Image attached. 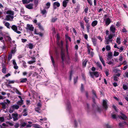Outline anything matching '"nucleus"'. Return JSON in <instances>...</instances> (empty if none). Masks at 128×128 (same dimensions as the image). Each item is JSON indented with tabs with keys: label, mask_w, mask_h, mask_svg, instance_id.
Segmentation results:
<instances>
[{
	"label": "nucleus",
	"mask_w": 128,
	"mask_h": 128,
	"mask_svg": "<svg viewBox=\"0 0 128 128\" xmlns=\"http://www.w3.org/2000/svg\"><path fill=\"white\" fill-rule=\"evenodd\" d=\"M90 73L91 76L93 78L95 76L96 77H98L99 76V72H90Z\"/></svg>",
	"instance_id": "obj_1"
},
{
	"label": "nucleus",
	"mask_w": 128,
	"mask_h": 128,
	"mask_svg": "<svg viewBox=\"0 0 128 128\" xmlns=\"http://www.w3.org/2000/svg\"><path fill=\"white\" fill-rule=\"evenodd\" d=\"M14 17L13 16H11L10 15H8L6 16L5 20L6 21H12L14 18Z\"/></svg>",
	"instance_id": "obj_2"
},
{
	"label": "nucleus",
	"mask_w": 128,
	"mask_h": 128,
	"mask_svg": "<svg viewBox=\"0 0 128 128\" xmlns=\"http://www.w3.org/2000/svg\"><path fill=\"white\" fill-rule=\"evenodd\" d=\"M102 106L104 109L106 110H107L108 108L107 102L106 100H103L102 103Z\"/></svg>",
	"instance_id": "obj_3"
},
{
	"label": "nucleus",
	"mask_w": 128,
	"mask_h": 128,
	"mask_svg": "<svg viewBox=\"0 0 128 128\" xmlns=\"http://www.w3.org/2000/svg\"><path fill=\"white\" fill-rule=\"evenodd\" d=\"M60 55L61 56V59H62V61L61 62L62 63H63L64 64V58H65V55L64 53L62 51Z\"/></svg>",
	"instance_id": "obj_4"
},
{
	"label": "nucleus",
	"mask_w": 128,
	"mask_h": 128,
	"mask_svg": "<svg viewBox=\"0 0 128 128\" xmlns=\"http://www.w3.org/2000/svg\"><path fill=\"white\" fill-rule=\"evenodd\" d=\"M121 116H119L118 117L120 119H122L123 120H126L127 118V116L124 114L122 112H120Z\"/></svg>",
	"instance_id": "obj_5"
},
{
	"label": "nucleus",
	"mask_w": 128,
	"mask_h": 128,
	"mask_svg": "<svg viewBox=\"0 0 128 128\" xmlns=\"http://www.w3.org/2000/svg\"><path fill=\"white\" fill-rule=\"evenodd\" d=\"M116 28L115 26L112 25L110 27V31L112 33H114L115 32Z\"/></svg>",
	"instance_id": "obj_6"
},
{
	"label": "nucleus",
	"mask_w": 128,
	"mask_h": 128,
	"mask_svg": "<svg viewBox=\"0 0 128 128\" xmlns=\"http://www.w3.org/2000/svg\"><path fill=\"white\" fill-rule=\"evenodd\" d=\"M12 118H13V120L14 121H16L18 120L17 117L18 116V114L16 113H13L12 114Z\"/></svg>",
	"instance_id": "obj_7"
},
{
	"label": "nucleus",
	"mask_w": 128,
	"mask_h": 128,
	"mask_svg": "<svg viewBox=\"0 0 128 128\" xmlns=\"http://www.w3.org/2000/svg\"><path fill=\"white\" fill-rule=\"evenodd\" d=\"M34 4L32 3H30L25 6V7L28 9L30 10L32 9L33 8Z\"/></svg>",
	"instance_id": "obj_8"
},
{
	"label": "nucleus",
	"mask_w": 128,
	"mask_h": 128,
	"mask_svg": "<svg viewBox=\"0 0 128 128\" xmlns=\"http://www.w3.org/2000/svg\"><path fill=\"white\" fill-rule=\"evenodd\" d=\"M53 6L54 9H55L56 8V6L57 7H58L60 6V4L58 2H54L53 3Z\"/></svg>",
	"instance_id": "obj_9"
},
{
	"label": "nucleus",
	"mask_w": 128,
	"mask_h": 128,
	"mask_svg": "<svg viewBox=\"0 0 128 128\" xmlns=\"http://www.w3.org/2000/svg\"><path fill=\"white\" fill-rule=\"evenodd\" d=\"M104 20H106L105 24L107 26H108L111 22V20L109 18H107L106 20L104 19Z\"/></svg>",
	"instance_id": "obj_10"
},
{
	"label": "nucleus",
	"mask_w": 128,
	"mask_h": 128,
	"mask_svg": "<svg viewBox=\"0 0 128 128\" xmlns=\"http://www.w3.org/2000/svg\"><path fill=\"white\" fill-rule=\"evenodd\" d=\"M27 29L29 30H30L32 31H33L34 28L33 27L32 25H30L29 24H28L27 25Z\"/></svg>",
	"instance_id": "obj_11"
},
{
	"label": "nucleus",
	"mask_w": 128,
	"mask_h": 128,
	"mask_svg": "<svg viewBox=\"0 0 128 128\" xmlns=\"http://www.w3.org/2000/svg\"><path fill=\"white\" fill-rule=\"evenodd\" d=\"M65 61L67 64H69L70 62V59L68 56H67L66 58H64Z\"/></svg>",
	"instance_id": "obj_12"
},
{
	"label": "nucleus",
	"mask_w": 128,
	"mask_h": 128,
	"mask_svg": "<svg viewBox=\"0 0 128 128\" xmlns=\"http://www.w3.org/2000/svg\"><path fill=\"white\" fill-rule=\"evenodd\" d=\"M67 108L68 110H70L71 108L70 104L68 100H67L66 104Z\"/></svg>",
	"instance_id": "obj_13"
},
{
	"label": "nucleus",
	"mask_w": 128,
	"mask_h": 128,
	"mask_svg": "<svg viewBox=\"0 0 128 128\" xmlns=\"http://www.w3.org/2000/svg\"><path fill=\"white\" fill-rule=\"evenodd\" d=\"M6 14L10 15L11 16H13L14 14V12L13 11L11 10H8L6 12Z\"/></svg>",
	"instance_id": "obj_14"
},
{
	"label": "nucleus",
	"mask_w": 128,
	"mask_h": 128,
	"mask_svg": "<svg viewBox=\"0 0 128 128\" xmlns=\"http://www.w3.org/2000/svg\"><path fill=\"white\" fill-rule=\"evenodd\" d=\"M98 23V21L97 20L93 21L91 25L92 27H94L96 26Z\"/></svg>",
	"instance_id": "obj_15"
},
{
	"label": "nucleus",
	"mask_w": 128,
	"mask_h": 128,
	"mask_svg": "<svg viewBox=\"0 0 128 128\" xmlns=\"http://www.w3.org/2000/svg\"><path fill=\"white\" fill-rule=\"evenodd\" d=\"M11 108L14 110L15 109L18 110L19 108V106L17 105H14L11 106Z\"/></svg>",
	"instance_id": "obj_16"
},
{
	"label": "nucleus",
	"mask_w": 128,
	"mask_h": 128,
	"mask_svg": "<svg viewBox=\"0 0 128 128\" xmlns=\"http://www.w3.org/2000/svg\"><path fill=\"white\" fill-rule=\"evenodd\" d=\"M97 40L95 38H93L92 39V41L94 45L96 46V44Z\"/></svg>",
	"instance_id": "obj_17"
},
{
	"label": "nucleus",
	"mask_w": 128,
	"mask_h": 128,
	"mask_svg": "<svg viewBox=\"0 0 128 128\" xmlns=\"http://www.w3.org/2000/svg\"><path fill=\"white\" fill-rule=\"evenodd\" d=\"M80 24L81 28L82 29V30L84 31V22H80Z\"/></svg>",
	"instance_id": "obj_18"
},
{
	"label": "nucleus",
	"mask_w": 128,
	"mask_h": 128,
	"mask_svg": "<svg viewBox=\"0 0 128 128\" xmlns=\"http://www.w3.org/2000/svg\"><path fill=\"white\" fill-rule=\"evenodd\" d=\"M32 59L33 60L32 61H30L28 62V63L30 64H31L32 63L35 62H36L35 58L34 57L32 58Z\"/></svg>",
	"instance_id": "obj_19"
},
{
	"label": "nucleus",
	"mask_w": 128,
	"mask_h": 128,
	"mask_svg": "<svg viewBox=\"0 0 128 128\" xmlns=\"http://www.w3.org/2000/svg\"><path fill=\"white\" fill-rule=\"evenodd\" d=\"M112 53L111 52H109L108 54V55L107 56V59L108 60H109L110 59H111L112 58Z\"/></svg>",
	"instance_id": "obj_20"
},
{
	"label": "nucleus",
	"mask_w": 128,
	"mask_h": 128,
	"mask_svg": "<svg viewBox=\"0 0 128 128\" xmlns=\"http://www.w3.org/2000/svg\"><path fill=\"white\" fill-rule=\"evenodd\" d=\"M99 58L100 60L102 63L103 65L104 66H106V65L104 63V61L103 59L102 58L101 56H99Z\"/></svg>",
	"instance_id": "obj_21"
},
{
	"label": "nucleus",
	"mask_w": 128,
	"mask_h": 128,
	"mask_svg": "<svg viewBox=\"0 0 128 128\" xmlns=\"http://www.w3.org/2000/svg\"><path fill=\"white\" fill-rule=\"evenodd\" d=\"M11 28L15 32L16 31H17L18 30L17 27L15 25H13L12 26Z\"/></svg>",
	"instance_id": "obj_22"
},
{
	"label": "nucleus",
	"mask_w": 128,
	"mask_h": 128,
	"mask_svg": "<svg viewBox=\"0 0 128 128\" xmlns=\"http://www.w3.org/2000/svg\"><path fill=\"white\" fill-rule=\"evenodd\" d=\"M27 81V79L26 78H24L21 79L20 80V83H23L24 82H26Z\"/></svg>",
	"instance_id": "obj_23"
},
{
	"label": "nucleus",
	"mask_w": 128,
	"mask_h": 128,
	"mask_svg": "<svg viewBox=\"0 0 128 128\" xmlns=\"http://www.w3.org/2000/svg\"><path fill=\"white\" fill-rule=\"evenodd\" d=\"M116 42L118 44H120V36L117 38L116 40Z\"/></svg>",
	"instance_id": "obj_24"
},
{
	"label": "nucleus",
	"mask_w": 128,
	"mask_h": 128,
	"mask_svg": "<svg viewBox=\"0 0 128 128\" xmlns=\"http://www.w3.org/2000/svg\"><path fill=\"white\" fill-rule=\"evenodd\" d=\"M23 100L21 99V100H20V101H18L17 104L18 105L21 106L23 104Z\"/></svg>",
	"instance_id": "obj_25"
},
{
	"label": "nucleus",
	"mask_w": 128,
	"mask_h": 128,
	"mask_svg": "<svg viewBox=\"0 0 128 128\" xmlns=\"http://www.w3.org/2000/svg\"><path fill=\"white\" fill-rule=\"evenodd\" d=\"M37 25L39 28V29L41 30H43L44 29L42 27L41 25V23L40 22L36 24Z\"/></svg>",
	"instance_id": "obj_26"
},
{
	"label": "nucleus",
	"mask_w": 128,
	"mask_h": 128,
	"mask_svg": "<svg viewBox=\"0 0 128 128\" xmlns=\"http://www.w3.org/2000/svg\"><path fill=\"white\" fill-rule=\"evenodd\" d=\"M68 2H67L66 1L64 0L62 2V6L64 7L65 8L66 7Z\"/></svg>",
	"instance_id": "obj_27"
},
{
	"label": "nucleus",
	"mask_w": 128,
	"mask_h": 128,
	"mask_svg": "<svg viewBox=\"0 0 128 128\" xmlns=\"http://www.w3.org/2000/svg\"><path fill=\"white\" fill-rule=\"evenodd\" d=\"M41 13L42 15H44L45 14L47 13V12H46V10L45 9H43V10H41Z\"/></svg>",
	"instance_id": "obj_28"
},
{
	"label": "nucleus",
	"mask_w": 128,
	"mask_h": 128,
	"mask_svg": "<svg viewBox=\"0 0 128 128\" xmlns=\"http://www.w3.org/2000/svg\"><path fill=\"white\" fill-rule=\"evenodd\" d=\"M41 108L40 107H37L35 108V110L38 113H40V110Z\"/></svg>",
	"instance_id": "obj_29"
},
{
	"label": "nucleus",
	"mask_w": 128,
	"mask_h": 128,
	"mask_svg": "<svg viewBox=\"0 0 128 128\" xmlns=\"http://www.w3.org/2000/svg\"><path fill=\"white\" fill-rule=\"evenodd\" d=\"M28 45L29 48L30 49H32L33 48V45L32 44L30 43H29Z\"/></svg>",
	"instance_id": "obj_30"
},
{
	"label": "nucleus",
	"mask_w": 128,
	"mask_h": 128,
	"mask_svg": "<svg viewBox=\"0 0 128 128\" xmlns=\"http://www.w3.org/2000/svg\"><path fill=\"white\" fill-rule=\"evenodd\" d=\"M22 63L23 65L24 68H26L27 67V66L26 64V62L24 60H22Z\"/></svg>",
	"instance_id": "obj_31"
},
{
	"label": "nucleus",
	"mask_w": 128,
	"mask_h": 128,
	"mask_svg": "<svg viewBox=\"0 0 128 128\" xmlns=\"http://www.w3.org/2000/svg\"><path fill=\"white\" fill-rule=\"evenodd\" d=\"M22 2L23 4H28L30 3L29 1L27 0H22Z\"/></svg>",
	"instance_id": "obj_32"
},
{
	"label": "nucleus",
	"mask_w": 128,
	"mask_h": 128,
	"mask_svg": "<svg viewBox=\"0 0 128 128\" xmlns=\"http://www.w3.org/2000/svg\"><path fill=\"white\" fill-rule=\"evenodd\" d=\"M50 57H51V61L52 62V64H53V65L54 66L55 65V62H54V59L52 56H50Z\"/></svg>",
	"instance_id": "obj_33"
},
{
	"label": "nucleus",
	"mask_w": 128,
	"mask_h": 128,
	"mask_svg": "<svg viewBox=\"0 0 128 128\" xmlns=\"http://www.w3.org/2000/svg\"><path fill=\"white\" fill-rule=\"evenodd\" d=\"M80 5L79 4L77 5L76 6V8H75L77 12L80 9Z\"/></svg>",
	"instance_id": "obj_34"
},
{
	"label": "nucleus",
	"mask_w": 128,
	"mask_h": 128,
	"mask_svg": "<svg viewBox=\"0 0 128 128\" xmlns=\"http://www.w3.org/2000/svg\"><path fill=\"white\" fill-rule=\"evenodd\" d=\"M83 20L85 21V22L86 24L89 23L88 22L89 20L87 19L86 17H84Z\"/></svg>",
	"instance_id": "obj_35"
},
{
	"label": "nucleus",
	"mask_w": 128,
	"mask_h": 128,
	"mask_svg": "<svg viewBox=\"0 0 128 128\" xmlns=\"http://www.w3.org/2000/svg\"><path fill=\"white\" fill-rule=\"evenodd\" d=\"M113 77L114 78V80L115 81H118V78L117 77H116L114 75Z\"/></svg>",
	"instance_id": "obj_36"
},
{
	"label": "nucleus",
	"mask_w": 128,
	"mask_h": 128,
	"mask_svg": "<svg viewBox=\"0 0 128 128\" xmlns=\"http://www.w3.org/2000/svg\"><path fill=\"white\" fill-rule=\"evenodd\" d=\"M38 3V0H34V4L36 7L37 6Z\"/></svg>",
	"instance_id": "obj_37"
},
{
	"label": "nucleus",
	"mask_w": 128,
	"mask_h": 128,
	"mask_svg": "<svg viewBox=\"0 0 128 128\" xmlns=\"http://www.w3.org/2000/svg\"><path fill=\"white\" fill-rule=\"evenodd\" d=\"M4 25L6 26L7 27V28H10L9 27L10 24L8 22H6L5 23Z\"/></svg>",
	"instance_id": "obj_38"
},
{
	"label": "nucleus",
	"mask_w": 128,
	"mask_h": 128,
	"mask_svg": "<svg viewBox=\"0 0 128 128\" xmlns=\"http://www.w3.org/2000/svg\"><path fill=\"white\" fill-rule=\"evenodd\" d=\"M96 64L97 65V66L101 70L102 69V65L100 64L99 62H97L96 63Z\"/></svg>",
	"instance_id": "obj_39"
},
{
	"label": "nucleus",
	"mask_w": 128,
	"mask_h": 128,
	"mask_svg": "<svg viewBox=\"0 0 128 128\" xmlns=\"http://www.w3.org/2000/svg\"><path fill=\"white\" fill-rule=\"evenodd\" d=\"M123 88L125 90H126L128 89V87L126 85H123Z\"/></svg>",
	"instance_id": "obj_40"
},
{
	"label": "nucleus",
	"mask_w": 128,
	"mask_h": 128,
	"mask_svg": "<svg viewBox=\"0 0 128 128\" xmlns=\"http://www.w3.org/2000/svg\"><path fill=\"white\" fill-rule=\"evenodd\" d=\"M119 52H116V51H114V56H118L119 54Z\"/></svg>",
	"instance_id": "obj_41"
},
{
	"label": "nucleus",
	"mask_w": 128,
	"mask_h": 128,
	"mask_svg": "<svg viewBox=\"0 0 128 128\" xmlns=\"http://www.w3.org/2000/svg\"><path fill=\"white\" fill-rule=\"evenodd\" d=\"M106 48L107 50L109 51L110 50L111 48L110 46L108 45L106 46Z\"/></svg>",
	"instance_id": "obj_42"
},
{
	"label": "nucleus",
	"mask_w": 128,
	"mask_h": 128,
	"mask_svg": "<svg viewBox=\"0 0 128 128\" xmlns=\"http://www.w3.org/2000/svg\"><path fill=\"white\" fill-rule=\"evenodd\" d=\"M15 92L16 94H18L19 95H22L21 93L17 89H16V90Z\"/></svg>",
	"instance_id": "obj_43"
},
{
	"label": "nucleus",
	"mask_w": 128,
	"mask_h": 128,
	"mask_svg": "<svg viewBox=\"0 0 128 128\" xmlns=\"http://www.w3.org/2000/svg\"><path fill=\"white\" fill-rule=\"evenodd\" d=\"M1 104L2 106V108L4 109H5L6 108V105L3 102L1 103Z\"/></svg>",
	"instance_id": "obj_44"
},
{
	"label": "nucleus",
	"mask_w": 128,
	"mask_h": 128,
	"mask_svg": "<svg viewBox=\"0 0 128 128\" xmlns=\"http://www.w3.org/2000/svg\"><path fill=\"white\" fill-rule=\"evenodd\" d=\"M80 90L82 92H83L84 90V88L83 85L82 84H81V86L80 88Z\"/></svg>",
	"instance_id": "obj_45"
},
{
	"label": "nucleus",
	"mask_w": 128,
	"mask_h": 128,
	"mask_svg": "<svg viewBox=\"0 0 128 128\" xmlns=\"http://www.w3.org/2000/svg\"><path fill=\"white\" fill-rule=\"evenodd\" d=\"M40 126L37 124H36L34 125V127L36 128H40Z\"/></svg>",
	"instance_id": "obj_46"
},
{
	"label": "nucleus",
	"mask_w": 128,
	"mask_h": 128,
	"mask_svg": "<svg viewBox=\"0 0 128 128\" xmlns=\"http://www.w3.org/2000/svg\"><path fill=\"white\" fill-rule=\"evenodd\" d=\"M78 76H77L76 77V78H74V83L75 84L77 82L78 80Z\"/></svg>",
	"instance_id": "obj_47"
},
{
	"label": "nucleus",
	"mask_w": 128,
	"mask_h": 128,
	"mask_svg": "<svg viewBox=\"0 0 128 128\" xmlns=\"http://www.w3.org/2000/svg\"><path fill=\"white\" fill-rule=\"evenodd\" d=\"M6 68H2V72L4 74H5L6 73Z\"/></svg>",
	"instance_id": "obj_48"
},
{
	"label": "nucleus",
	"mask_w": 128,
	"mask_h": 128,
	"mask_svg": "<svg viewBox=\"0 0 128 128\" xmlns=\"http://www.w3.org/2000/svg\"><path fill=\"white\" fill-rule=\"evenodd\" d=\"M26 123L24 122L21 124V126L22 127H24L26 125Z\"/></svg>",
	"instance_id": "obj_49"
},
{
	"label": "nucleus",
	"mask_w": 128,
	"mask_h": 128,
	"mask_svg": "<svg viewBox=\"0 0 128 128\" xmlns=\"http://www.w3.org/2000/svg\"><path fill=\"white\" fill-rule=\"evenodd\" d=\"M92 93L94 95L95 97L97 98V96L96 94V92L94 90H92Z\"/></svg>",
	"instance_id": "obj_50"
},
{
	"label": "nucleus",
	"mask_w": 128,
	"mask_h": 128,
	"mask_svg": "<svg viewBox=\"0 0 128 128\" xmlns=\"http://www.w3.org/2000/svg\"><path fill=\"white\" fill-rule=\"evenodd\" d=\"M12 57V55L11 54H9L8 56V61H10V59Z\"/></svg>",
	"instance_id": "obj_51"
},
{
	"label": "nucleus",
	"mask_w": 128,
	"mask_h": 128,
	"mask_svg": "<svg viewBox=\"0 0 128 128\" xmlns=\"http://www.w3.org/2000/svg\"><path fill=\"white\" fill-rule=\"evenodd\" d=\"M119 49L120 50V52H122L124 49V46H122L120 47V48H119Z\"/></svg>",
	"instance_id": "obj_52"
},
{
	"label": "nucleus",
	"mask_w": 128,
	"mask_h": 128,
	"mask_svg": "<svg viewBox=\"0 0 128 128\" xmlns=\"http://www.w3.org/2000/svg\"><path fill=\"white\" fill-rule=\"evenodd\" d=\"M72 70L70 72V80H72Z\"/></svg>",
	"instance_id": "obj_53"
},
{
	"label": "nucleus",
	"mask_w": 128,
	"mask_h": 128,
	"mask_svg": "<svg viewBox=\"0 0 128 128\" xmlns=\"http://www.w3.org/2000/svg\"><path fill=\"white\" fill-rule=\"evenodd\" d=\"M112 117L114 119H116L117 118L115 114H112Z\"/></svg>",
	"instance_id": "obj_54"
},
{
	"label": "nucleus",
	"mask_w": 128,
	"mask_h": 128,
	"mask_svg": "<svg viewBox=\"0 0 128 128\" xmlns=\"http://www.w3.org/2000/svg\"><path fill=\"white\" fill-rule=\"evenodd\" d=\"M50 4L49 2H48L46 4V6H48L47 8H49L50 6Z\"/></svg>",
	"instance_id": "obj_55"
},
{
	"label": "nucleus",
	"mask_w": 128,
	"mask_h": 128,
	"mask_svg": "<svg viewBox=\"0 0 128 128\" xmlns=\"http://www.w3.org/2000/svg\"><path fill=\"white\" fill-rule=\"evenodd\" d=\"M113 36V35L112 34H110L108 36V38L109 39L111 40L112 39Z\"/></svg>",
	"instance_id": "obj_56"
},
{
	"label": "nucleus",
	"mask_w": 128,
	"mask_h": 128,
	"mask_svg": "<svg viewBox=\"0 0 128 128\" xmlns=\"http://www.w3.org/2000/svg\"><path fill=\"white\" fill-rule=\"evenodd\" d=\"M122 32H127V31L126 30L125 28L124 27L122 30Z\"/></svg>",
	"instance_id": "obj_57"
},
{
	"label": "nucleus",
	"mask_w": 128,
	"mask_h": 128,
	"mask_svg": "<svg viewBox=\"0 0 128 128\" xmlns=\"http://www.w3.org/2000/svg\"><path fill=\"white\" fill-rule=\"evenodd\" d=\"M122 60H123V57H122V55H120L119 56V60L121 62L122 61Z\"/></svg>",
	"instance_id": "obj_58"
},
{
	"label": "nucleus",
	"mask_w": 128,
	"mask_h": 128,
	"mask_svg": "<svg viewBox=\"0 0 128 128\" xmlns=\"http://www.w3.org/2000/svg\"><path fill=\"white\" fill-rule=\"evenodd\" d=\"M6 38H8V40L10 42H11L12 40L11 38L9 36H7L6 37Z\"/></svg>",
	"instance_id": "obj_59"
},
{
	"label": "nucleus",
	"mask_w": 128,
	"mask_h": 128,
	"mask_svg": "<svg viewBox=\"0 0 128 128\" xmlns=\"http://www.w3.org/2000/svg\"><path fill=\"white\" fill-rule=\"evenodd\" d=\"M14 110V109H12V108L11 107L10 108V109L9 110V112L11 113H12Z\"/></svg>",
	"instance_id": "obj_60"
},
{
	"label": "nucleus",
	"mask_w": 128,
	"mask_h": 128,
	"mask_svg": "<svg viewBox=\"0 0 128 128\" xmlns=\"http://www.w3.org/2000/svg\"><path fill=\"white\" fill-rule=\"evenodd\" d=\"M4 118L3 117H0V121L1 122H4Z\"/></svg>",
	"instance_id": "obj_61"
},
{
	"label": "nucleus",
	"mask_w": 128,
	"mask_h": 128,
	"mask_svg": "<svg viewBox=\"0 0 128 128\" xmlns=\"http://www.w3.org/2000/svg\"><path fill=\"white\" fill-rule=\"evenodd\" d=\"M124 124V123L123 122H120L119 123V126H120V127H123L124 125H123Z\"/></svg>",
	"instance_id": "obj_62"
},
{
	"label": "nucleus",
	"mask_w": 128,
	"mask_h": 128,
	"mask_svg": "<svg viewBox=\"0 0 128 128\" xmlns=\"http://www.w3.org/2000/svg\"><path fill=\"white\" fill-rule=\"evenodd\" d=\"M88 2L90 4V6H92V2L91 0H87Z\"/></svg>",
	"instance_id": "obj_63"
},
{
	"label": "nucleus",
	"mask_w": 128,
	"mask_h": 128,
	"mask_svg": "<svg viewBox=\"0 0 128 128\" xmlns=\"http://www.w3.org/2000/svg\"><path fill=\"white\" fill-rule=\"evenodd\" d=\"M125 75L124 76V78H128V72H126L125 73Z\"/></svg>",
	"instance_id": "obj_64"
}]
</instances>
